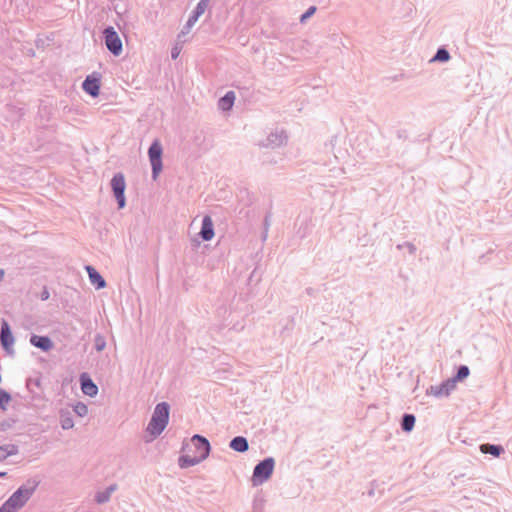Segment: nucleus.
<instances>
[{
  "label": "nucleus",
  "mask_w": 512,
  "mask_h": 512,
  "mask_svg": "<svg viewBox=\"0 0 512 512\" xmlns=\"http://www.w3.org/2000/svg\"><path fill=\"white\" fill-rule=\"evenodd\" d=\"M111 188L114 194V197L117 201V205L119 209H122L126 205L125 199V178L122 173H116L111 179Z\"/></svg>",
  "instance_id": "8"
},
{
  "label": "nucleus",
  "mask_w": 512,
  "mask_h": 512,
  "mask_svg": "<svg viewBox=\"0 0 512 512\" xmlns=\"http://www.w3.org/2000/svg\"><path fill=\"white\" fill-rule=\"evenodd\" d=\"M117 486L112 484L108 486L105 490L99 491L95 495V501L98 504H104L110 500L112 493L116 490Z\"/></svg>",
  "instance_id": "20"
},
{
  "label": "nucleus",
  "mask_w": 512,
  "mask_h": 512,
  "mask_svg": "<svg viewBox=\"0 0 512 512\" xmlns=\"http://www.w3.org/2000/svg\"><path fill=\"white\" fill-rule=\"evenodd\" d=\"M7 476V472L0 471V479L5 478Z\"/></svg>",
  "instance_id": "36"
},
{
  "label": "nucleus",
  "mask_w": 512,
  "mask_h": 512,
  "mask_svg": "<svg viewBox=\"0 0 512 512\" xmlns=\"http://www.w3.org/2000/svg\"><path fill=\"white\" fill-rule=\"evenodd\" d=\"M79 381L81 390L85 395L94 397L98 394V386L94 383L88 373H82L79 377Z\"/></svg>",
  "instance_id": "12"
},
{
  "label": "nucleus",
  "mask_w": 512,
  "mask_h": 512,
  "mask_svg": "<svg viewBox=\"0 0 512 512\" xmlns=\"http://www.w3.org/2000/svg\"><path fill=\"white\" fill-rule=\"evenodd\" d=\"M0 512H15L14 510H12V508L10 506H7V502H5L1 507H0Z\"/></svg>",
  "instance_id": "34"
},
{
  "label": "nucleus",
  "mask_w": 512,
  "mask_h": 512,
  "mask_svg": "<svg viewBox=\"0 0 512 512\" xmlns=\"http://www.w3.org/2000/svg\"><path fill=\"white\" fill-rule=\"evenodd\" d=\"M316 12L315 6H310L301 16L300 22L305 23Z\"/></svg>",
  "instance_id": "28"
},
{
  "label": "nucleus",
  "mask_w": 512,
  "mask_h": 512,
  "mask_svg": "<svg viewBox=\"0 0 512 512\" xmlns=\"http://www.w3.org/2000/svg\"><path fill=\"white\" fill-rule=\"evenodd\" d=\"M162 154V145L158 139H155L148 149L149 161L152 167V178L154 180L157 179L163 168Z\"/></svg>",
  "instance_id": "5"
},
{
  "label": "nucleus",
  "mask_w": 512,
  "mask_h": 512,
  "mask_svg": "<svg viewBox=\"0 0 512 512\" xmlns=\"http://www.w3.org/2000/svg\"><path fill=\"white\" fill-rule=\"evenodd\" d=\"M416 417L413 414H403L400 422L401 429L404 432H411L415 426Z\"/></svg>",
  "instance_id": "22"
},
{
  "label": "nucleus",
  "mask_w": 512,
  "mask_h": 512,
  "mask_svg": "<svg viewBox=\"0 0 512 512\" xmlns=\"http://www.w3.org/2000/svg\"><path fill=\"white\" fill-rule=\"evenodd\" d=\"M100 74L88 75L82 82V89L90 96L97 97L100 93Z\"/></svg>",
  "instance_id": "11"
},
{
  "label": "nucleus",
  "mask_w": 512,
  "mask_h": 512,
  "mask_svg": "<svg viewBox=\"0 0 512 512\" xmlns=\"http://www.w3.org/2000/svg\"><path fill=\"white\" fill-rule=\"evenodd\" d=\"M214 235L215 233L212 218L206 215L202 219L199 236L202 238L203 241H210L214 237Z\"/></svg>",
  "instance_id": "14"
},
{
  "label": "nucleus",
  "mask_w": 512,
  "mask_h": 512,
  "mask_svg": "<svg viewBox=\"0 0 512 512\" xmlns=\"http://www.w3.org/2000/svg\"><path fill=\"white\" fill-rule=\"evenodd\" d=\"M450 53L445 47H440L437 49L436 54L431 59V62H447L450 59Z\"/></svg>",
  "instance_id": "24"
},
{
  "label": "nucleus",
  "mask_w": 512,
  "mask_h": 512,
  "mask_svg": "<svg viewBox=\"0 0 512 512\" xmlns=\"http://www.w3.org/2000/svg\"><path fill=\"white\" fill-rule=\"evenodd\" d=\"M73 412L80 417H84L88 413V408L83 402H77L73 405Z\"/></svg>",
  "instance_id": "27"
},
{
  "label": "nucleus",
  "mask_w": 512,
  "mask_h": 512,
  "mask_svg": "<svg viewBox=\"0 0 512 512\" xmlns=\"http://www.w3.org/2000/svg\"><path fill=\"white\" fill-rule=\"evenodd\" d=\"M192 447L194 448V455L182 454L178 459V464L183 469L201 463L208 458L211 451L209 440L200 434L193 435L190 443L183 444L182 451L190 452Z\"/></svg>",
  "instance_id": "1"
},
{
  "label": "nucleus",
  "mask_w": 512,
  "mask_h": 512,
  "mask_svg": "<svg viewBox=\"0 0 512 512\" xmlns=\"http://www.w3.org/2000/svg\"><path fill=\"white\" fill-rule=\"evenodd\" d=\"M469 374H470L469 367L467 365H460L457 368L456 374L451 379L454 380L455 384H457L458 382H461L464 379H466L469 376Z\"/></svg>",
  "instance_id": "23"
},
{
  "label": "nucleus",
  "mask_w": 512,
  "mask_h": 512,
  "mask_svg": "<svg viewBox=\"0 0 512 512\" xmlns=\"http://www.w3.org/2000/svg\"><path fill=\"white\" fill-rule=\"evenodd\" d=\"M455 388L456 384L454 380L449 378L439 385L430 386V388L427 390V394L433 395L437 398L448 397Z\"/></svg>",
  "instance_id": "10"
},
{
  "label": "nucleus",
  "mask_w": 512,
  "mask_h": 512,
  "mask_svg": "<svg viewBox=\"0 0 512 512\" xmlns=\"http://www.w3.org/2000/svg\"><path fill=\"white\" fill-rule=\"evenodd\" d=\"M8 458L3 446H0V461H4Z\"/></svg>",
  "instance_id": "35"
},
{
  "label": "nucleus",
  "mask_w": 512,
  "mask_h": 512,
  "mask_svg": "<svg viewBox=\"0 0 512 512\" xmlns=\"http://www.w3.org/2000/svg\"><path fill=\"white\" fill-rule=\"evenodd\" d=\"M86 271L88 273L91 284H93L96 289H103L106 287L105 279L94 267L88 265L86 266Z\"/></svg>",
  "instance_id": "16"
},
{
  "label": "nucleus",
  "mask_w": 512,
  "mask_h": 512,
  "mask_svg": "<svg viewBox=\"0 0 512 512\" xmlns=\"http://www.w3.org/2000/svg\"><path fill=\"white\" fill-rule=\"evenodd\" d=\"M368 494H369V496H372L374 494V491L370 490Z\"/></svg>",
  "instance_id": "39"
},
{
  "label": "nucleus",
  "mask_w": 512,
  "mask_h": 512,
  "mask_svg": "<svg viewBox=\"0 0 512 512\" xmlns=\"http://www.w3.org/2000/svg\"><path fill=\"white\" fill-rule=\"evenodd\" d=\"M39 481L31 478L23 483L7 500V506H10L15 512L22 508L36 491Z\"/></svg>",
  "instance_id": "2"
},
{
  "label": "nucleus",
  "mask_w": 512,
  "mask_h": 512,
  "mask_svg": "<svg viewBox=\"0 0 512 512\" xmlns=\"http://www.w3.org/2000/svg\"><path fill=\"white\" fill-rule=\"evenodd\" d=\"M170 405L167 402L155 406L152 417L147 426V432L153 437L159 436L169 422Z\"/></svg>",
  "instance_id": "3"
},
{
  "label": "nucleus",
  "mask_w": 512,
  "mask_h": 512,
  "mask_svg": "<svg viewBox=\"0 0 512 512\" xmlns=\"http://www.w3.org/2000/svg\"><path fill=\"white\" fill-rule=\"evenodd\" d=\"M94 347H95L97 352L103 351L105 349V347H106L105 337L102 336L101 334L95 335V337H94Z\"/></svg>",
  "instance_id": "25"
},
{
  "label": "nucleus",
  "mask_w": 512,
  "mask_h": 512,
  "mask_svg": "<svg viewBox=\"0 0 512 512\" xmlns=\"http://www.w3.org/2000/svg\"><path fill=\"white\" fill-rule=\"evenodd\" d=\"M180 52H181V48H180V47H178L177 45H176V46H174V47L172 48V50H171V58H172L173 60L177 59V58H178V56H179V54H180Z\"/></svg>",
  "instance_id": "31"
},
{
  "label": "nucleus",
  "mask_w": 512,
  "mask_h": 512,
  "mask_svg": "<svg viewBox=\"0 0 512 512\" xmlns=\"http://www.w3.org/2000/svg\"><path fill=\"white\" fill-rule=\"evenodd\" d=\"M0 344L3 350L8 355L14 354L13 344H14V336L12 334L10 325L6 320H2L1 329H0Z\"/></svg>",
  "instance_id": "9"
},
{
  "label": "nucleus",
  "mask_w": 512,
  "mask_h": 512,
  "mask_svg": "<svg viewBox=\"0 0 512 512\" xmlns=\"http://www.w3.org/2000/svg\"><path fill=\"white\" fill-rule=\"evenodd\" d=\"M104 43L108 51L114 56H119L123 51L122 41L112 26L103 30Z\"/></svg>",
  "instance_id": "6"
},
{
  "label": "nucleus",
  "mask_w": 512,
  "mask_h": 512,
  "mask_svg": "<svg viewBox=\"0 0 512 512\" xmlns=\"http://www.w3.org/2000/svg\"><path fill=\"white\" fill-rule=\"evenodd\" d=\"M275 467V460L273 457H267L258 462L252 474V484L253 486L262 485L266 482L272 475Z\"/></svg>",
  "instance_id": "4"
},
{
  "label": "nucleus",
  "mask_w": 512,
  "mask_h": 512,
  "mask_svg": "<svg viewBox=\"0 0 512 512\" xmlns=\"http://www.w3.org/2000/svg\"><path fill=\"white\" fill-rule=\"evenodd\" d=\"M263 225H264V230H266V232H268V229L270 227V216L269 215L265 216Z\"/></svg>",
  "instance_id": "32"
},
{
  "label": "nucleus",
  "mask_w": 512,
  "mask_h": 512,
  "mask_svg": "<svg viewBox=\"0 0 512 512\" xmlns=\"http://www.w3.org/2000/svg\"><path fill=\"white\" fill-rule=\"evenodd\" d=\"M11 401V395L5 391L4 389L0 388V408L2 410H6V406Z\"/></svg>",
  "instance_id": "26"
},
{
  "label": "nucleus",
  "mask_w": 512,
  "mask_h": 512,
  "mask_svg": "<svg viewBox=\"0 0 512 512\" xmlns=\"http://www.w3.org/2000/svg\"><path fill=\"white\" fill-rule=\"evenodd\" d=\"M59 416L62 429L68 430L73 428L74 420L72 412L69 409H61L59 412Z\"/></svg>",
  "instance_id": "19"
},
{
  "label": "nucleus",
  "mask_w": 512,
  "mask_h": 512,
  "mask_svg": "<svg viewBox=\"0 0 512 512\" xmlns=\"http://www.w3.org/2000/svg\"><path fill=\"white\" fill-rule=\"evenodd\" d=\"M30 344L43 352H48L54 347L53 341L50 337L36 334L31 335Z\"/></svg>",
  "instance_id": "13"
},
{
  "label": "nucleus",
  "mask_w": 512,
  "mask_h": 512,
  "mask_svg": "<svg viewBox=\"0 0 512 512\" xmlns=\"http://www.w3.org/2000/svg\"><path fill=\"white\" fill-rule=\"evenodd\" d=\"M404 247H408V251L410 254H414L416 252V246L411 242H404L403 244H398L397 249L401 250Z\"/></svg>",
  "instance_id": "30"
},
{
  "label": "nucleus",
  "mask_w": 512,
  "mask_h": 512,
  "mask_svg": "<svg viewBox=\"0 0 512 512\" xmlns=\"http://www.w3.org/2000/svg\"><path fill=\"white\" fill-rule=\"evenodd\" d=\"M479 449L483 454H490L494 457H499L504 453L503 446L499 444L484 443L480 445Z\"/></svg>",
  "instance_id": "18"
},
{
  "label": "nucleus",
  "mask_w": 512,
  "mask_h": 512,
  "mask_svg": "<svg viewBox=\"0 0 512 512\" xmlns=\"http://www.w3.org/2000/svg\"><path fill=\"white\" fill-rule=\"evenodd\" d=\"M4 277V270L0 269V282L3 280Z\"/></svg>",
  "instance_id": "37"
},
{
  "label": "nucleus",
  "mask_w": 512,
  "mask_h": 512,
  "mask_svg": "<svg viewBox=\"0 0 512 512\" xmlns=\"http://www.w3.org/2000/svg\"><path fill=\"white\" fill-rule=\"evenodd\" d=\"M40 297H41V300H43V301L49 299V297H50L49 291L46 288H44V290L41 292Z\"/></svg>",
  "instance_id": "33"
},
{
  "label": "nucleus",
  "mask_w": 512,
  "mask_h": 512,
  "mask_svg": "<svg viewBox=\"0 0 512 512\" xmlns=\"http://www.w3.org/2000/svg\"><path fill=\"white\" fill-rule=\"evenodd\" d=\"M235 101V93L228 91L223 97L219 99V108L223 111H228L232 108Z\"/></svg>",
  "instance_id": "21"
},
{
  "label": "nucleus",
  "mask_w": 512,
  "mask_h": 512,
  "mask_svg": "<svg viewBox=\"0 0 512 512\" xmlns=\"http://www.w3.org/2000/svg\"><path fill=\"white\" fill-rule=\"evenodd\" d=\"M3 448L6 452V455L9 457V456H13V455H16L18 454V446L15 445V444H7V445H3Z\"/></svg>",
  "instance_id": "29"
},
{
  "label": "nucleus",
  "mask_w": 512,
  "mask_h": 512,
  "mask_svg": "<svg viewBox=\"0 0 512 512\" xmlns=\"http://www.w3.org/2000/svg\"><path fill=\"white\" fill-rule=\"evenodd\" d=\"M267 235H268V232H266V230H264L263 235H262V239L266 240Z\"/></svg>",
  "instance_id": "38"
},
{
  "label": "nucleus",
  "mask_w": 512,
  "mask_h": 512,
  "mask_svg": "<svg viewBox=\"0 0 512 512\" xmlns=\"http://www.w3.org/2000/svg\"><path fill=\"white\" fill-rule=\"evenodd\" d=\"M286 141H287V135L285 134L284 131H275V132H271L267 136L264 146L270 147V148H276V147H279V146L283 145L284 143H286Z\"/></svg>",
  "instance_id": "15"
},
{
  "label": "nucleus",
  "mask_w": 512,
  "mask_h": 512,
  "mask_svg": "<svg viewBox=\"0 0 512 512\" xmlns=\"http://www.w3.org/2000/svg\"><path fill=\"white\" fill-rule=\"evenodd\" d=\"M229 447L236 452L244 453L248 451L249 443L245 437L236 436L230 441Z\"/></svg>",
  "instance_id": "17"
},
{
  "label": "nucleus",
  "mask_w": 512,
  "mask_h": 512,
  "mask_svg": "<svg viewBox=\"0 0 512 512\" xmlns=\"http://www.w3.org/2000/svg\"><path fill=\"white\" fill-rule=\"evenodd\" d=\"M210 0H200L194 10L192 11L191 15L189 16L186 24L183 26L182 30L178 34L177 38L181 42H185L184 39H182L185 35H187L191 28L194 26V24L198 21L199 17L205 12Z\"/></svg>",
  "instance_id": "7"
}]
</instances>
